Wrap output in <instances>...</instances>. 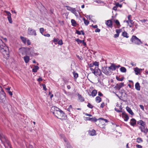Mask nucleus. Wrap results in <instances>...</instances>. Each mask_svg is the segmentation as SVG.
Returning <instances> with one entry per match:
<instances>
[{
	"label": "nucleus",
	"instance_id": "obj_9",
	"mask_svg": "<svg viewBox=\"0 0 148 148\" xmlns=\"http://www.w3.org/2000/svg\"><path fill=\"white\" fill-rule=\"evenodd\" d=\"M59 108L55 106H53L51 109V112L54 115L55 113L58 110H59Z\"/></svg>",
	"mask_w": 148,
	"mask_h": 148
},
{
	"label": "nucleus",
	"instance_id": "obj_3",
	"mask_svg": "<svg viewBox=\"0 0 148 148\" xmlns=\"http://www.w3.org/2000/svg\"><path fill=\"white\" fill-rule=\"evenodd\" d=\"M131 40L132 42L137 45H140L141 44L143 43L140 40L135 36H132Z\"/></svg>",
	"mask_w": 148,
	"mask_h": 148
},
{
	"label": "nucleus",
	"instance_id": "obj_15",
	"mask_svg": "<svg viewBox=\"0 0 148 148\" xmlns=\"http://www.w3.org/2000/svg\"><path fill=\"white\" fill-rule=\"evenodd\" d=\"M122 117L124 118V120L125 121H127L129 119V117L127 114L125 112H123L122 113Z\"/></svg>",
	"mask_w": 148,
	"mask_h": 148
},
{
	"label": "nucleus",
	"instance_id": "obj_53",
	"mask_svg": "<svg viewBox=\"0 0 148 148\" xmlns=\"http://www.w3.org/2000/svg\"><path fill=\"white\" fill-rule=\"evenodd\" d=\"M121 29H116V34H119L121 32Z\"/></svg>",
	"mask_w": 148,
	"mask_h": 148
},
{
	"label": "nucleus",
	"instance_id": "obj_55",
	"mask_svg": "<svg viewBox=\"0 0 148 148\" xmlns=\"http://www.w3.org/2000/svg\"><path fill=\"white\" fill-rule=\"evenodd\" d=\"M42 85V86L44 90L45 91L46 90L47 88H46L45 85L44 84H43Z\"/></svg>",
	"mask_w": 148,
	"mask_h": 148
},
{
	"label": "nucleus",
	"instance_id": "obj_34",
	"mask_svg": "<svg viewBox=\"0 0 148 148\" xmlns=\"http://www.w3.org/2000/svg\"><path fill=\"white\" fill-rule=\"evenodd\" d=\"M83 20L84 21L85 24L86 25H87L89 23V21H88L86 20L84 18H83Z\"/></svg>",
	"mask_w": 148,
	"mask_h": 148
},
{
	"label": "nucleus",
	"instance_id": "obj_26",
	"mask_svg": "<svg viewBox=\"0 0 148 148\" xmlns=\"http://www.w3.org/2000/svg\"><path fill=\"white\" fill-rule=\"evenodd\" d=\"M134 71L135 72V74L136 75L140 74V71H139V69L136 67L134 68Z\"/></svg>",
	"mask_w": 148,
	"mask_h": 148
},
{
	"label": "nucleus",
	"instance_id": "obj_39",
	"mask_svg": "<svg viewBox=\"0 0 148 148\" xmlns=\"http://www.w3.org/2000/svg\"><path fill=\"white\" fill-rule=\"evenodd\" d=\"M40 31L42 35H43V32L44 31V29L43 28H41L40 29Z\"/></svg>",
	"mask_w": 148,
	"mask_h": 148
},
{
	"label": "nucleus",
	"instance_id": "obj_19",
	"mask_svg": "<svg viewBox=\"0 0 148 148\" xmlns=\"http://www.w3.org/2000/svg\"><path fill=\"white\" fill-rule=\"evenodd\" d=\"M136 121L134 119H132L130 121V124L133 126H134L136 124Z\"/></svg>",
	"mask_w": 148,
	"mask_h": 148
},
{
	"label": "nucleus",
	"instance_id": "obj_21",
	"mask_svg": "<svg viewBox=\"0 0 148 148\" xmlns=\"http://www.w3.org/2000/svg\"><path fill=\"white\" fill-rule=\"evenodd\" d=\"M126 109L127 111L131 115H133L134 114V113L132 112V110L131 109L127 106L126 107Z\"/></svg>",
	"mask_w": 148,
	"mask_h": 148
},
{
	"label": "nucleus",
	"instance_id": "obj_54",
	"mask_svg": "<svg viewBox=\"0 0 148 148\" xmlns=\"http://www.w3.org/2000/svg\"><path fill=\"white\" fill-rule=\"evenodd\" d=\"M66 8L68 10H69L70 11H71V10L72 9V8H71L68 6H66Z\"/></svg>",
	"mask_w": 148,
	"mask_h": 148
},
{
	"label": "nucleus",
	"instance_id": "obj_14",
	"mask_svg": "<svg viewBox=\"0 0 148 148\" xmlns=\"http://www.w3.org/2000/svg\"><path fill=\"white\" fill-rule=\"evenodd\" d=\"M27 51H28V54L30 55L31 56H33L35 54L33 49L32 48H27Z\"/></svg>",
	"mask_w": 148,
	"mask_h": 148
},
{
	"label": "nucleus",
	"instance_id": "obj_44",
	"mask_svg": "<svg viewBox=\"0 0 148 148\" xmlns=\"http://www.w3.org/2000/svg\"><path fill=\"white\" fill-rule=\"evenodd\" d=\"M137 140V142L138 143H140L143 141L142 139L140 138H138Z\"/></svg>",
	"mask_w": 148,
	"mask_h": 148
},
{
	"label": "nucleus",
	"instance_id": "obj_56",
	"mask_svg": "<svg viewBox=\"0 0 148 148\" xmlns=\"http://www.w3.org/2000/svg\"><path fill=\"white\" fill-rule=\"evenodd\" d=\"M127 18H128V20H129V21H130L131 20V18H132L131 15H129L127 16Z\"/></svg>",
	"mask_w": 148,
	"mask_h": 148
},
{
	"label": "nucleus",
	"instance_id": "obj_28",
	"mask_svg": "<svg viewBox=\"0 0 148 148\" xmlns=\"http://www.w3.org/2000/svg\"><path fill=\"white\" fill-rule=\"evenodd\" d=\"M121 71L123 73H125L126 71V69L124 67H122L120 68Z\"/></svg>",
	"mask_w": 148,
	"mask_h": 148
},
{
	"label": "nucleus",
	"instance_id": "obj_47",
	"mask_svg": "<svg viewBox=\"0 0 148 148\" xmlns=\"http://www.w3.org/2000/svg\"><path fill=\"white\" fill-rule=\"evenodd\" d=\"M58 44L60 45H62L63 43L62 40H60L58 41Z\"/></svg>",
	"mask_w": 148,
	"mask_h": 148
},
{
	"label": "nucleus",
	"instance_id": "obj_43",
	"mask_svg": "<svg viewBox=\"0 0 148 148\" xmlns=\"http://www.w3.org/2000/svg\"><path fill=\"white\" fill-rule=\"evenodd\" d=\"M5 12H6V14L8 16V17H9L11 16V14L8 11H5Z\"/></svg>",
	"mask_w": 148,
	"mask_h": 148
},
{
	"label": "nucleus",
	"instance_id": "obj_46",
	"mask_svg": "<svg viewBox=\"0 0 148 148\" xmlns=\"http://www.w3.org/2000/svg\"><path fill=\"white\" fill-rule=\"evenodd\" d=\"M75 40L78 43H82V40L78 38L76 39Z\"/></svg>",
	"mask_w": 148,
	"mask_h": 148
},
{
	"label": "nucleus",
	"instance_id": "obj_2",
	"mask_svg": "<svg viewBox=\"0 0 148 148\" xmlns=\"http://www.w3.org/2000/svg\"><path fill=\"white\" fill-rule=\"evenodd\" d=\"M54 115L57 118L60 119H66L67 118V116L60 109L59 110H58L57 112L55 113Z\"/></svg>",
	"mask_w": 148,
	"mask_h": 148
},
{
	"label": "nucleus",
	"instance_id": "obj_40",
	"mask_svg": "<svg viewBox=\"0 0 148 148\" xmlns=\"http://www.w3.org/2000/svg\"><path fill=\"white\" fill-rule=\"evenodd\" d=\"M87 106L89 108L92 109L93 107V106L90 103H88V104L87 105Z\"/></svg>",
	"mask_w": 148,
	"mask_h": 148
},
{
	"label": "nucleus",
	"instance_id": "obj_60",
	"mask_svg": "<svg viewBox=\"0 0 148 148\" xmlns=\"http://www.w3.org/2000/svg\"><path fill=\"white\" fill-rule=\"evenodd\" d=\"M116 5L117 7H119L121 8L122 7V5L120 4H119V3H116Z\"/></svg>",
	"mask_w": 148,
	"mask_h": 148
},
{
	"label": "nucleus",
	"instance_id": "obj_36",
	"mask_svg": "<svg viewBox=\"0 0 148 148\" xmlns=\"http://www.w3.org/2000/svg\"><path fill=\"white\" fill-rule=\"evenodd\" d=\"M122 35L123 36L126 37L127 38H128L129 37L127 36V33L125 32H124L122 33Z\"/></svg>",
	"mask_w": 148,
	"mask_h": 148
},
{
	"label": "nucleus",
	"instance_id": "obj_11",
	"mask_svg": "<svg viewBox=\"0 0 148 148\" xmlns=\"http://www.w3.org/2000/svg\"><path fill=\"white\" fill-rule=\"evenodd\" d=\"M145 126V125H144L142 127H140V128L142 132H143L144 133L146 134L148 132V129Z\"/></svg>",
	"mask_w": 148,
	"mask_h": 148
},
{
	"label": "nucleus",
	"instance_id": "obj_62",
	"mask_svg": "<svg viewBox=\"0 0 148 148\" xmlns=\"http://www.w3.org/2000/svg\"><path fill=\"white\" fill-rule=\"evenodd\" d=\"M105 105V103L104 102H103L101 105L100 107L101 108H103Z\"/></svg>",
	"mask_w": 148,
	"mask_h": 148
},
{
	"label": "nucleus",
	"instance_id": "obj_22",
	"mask_svg": "<svg viewBox=\"0 0 148 148\" xmlns=\"http://www.w3.org/2000/svg\"><path fill=\"white\" fill-rule=\"evenodd\" d=\"M87 120L89 121H91L94 122H95L97 121V119L95 118H90L87 117Z\"/></svg>",
	"mask_w": 148,
	"mask_h": 148
},
{
	"label": "nucleus",
	"instance_id": "obj_25",
	"mask_svg": "<svg viewBox=\"0 0 148 148\" xmlns=\"http://www.w3.org/2000/svg\"><path fill=\"white\" fill-rule=\"evenodd\" d=\"M138 124L141 125L142 127L146 125L145 123L141 120L138 121Z\"/></svg>",
	"mask_w": 148,
	"mask_h": 148
},
{
	"label": "nucleus",
	"instance_id": "obj_51",
	"mask_svg": "<svg viewBox=\"0 0 148 148\" xmlns=\"http://www.w3.org/2000/svg\"><path fill=\"white\" fill-rule=\"evenodd\" d=\"M63 91L64 93L66 95H68L70 94V92H66L64 89H63Z\"/></svg>",
	"mask_w": 148,
	"mask_h": 148
},
{
	"label": "nucleus",
	"instance_id": "obj_7",
	"mask_svg": "<svg viewBox=\"0 0 148 148\" xmlns=\"http://www.w3.org/2000/svg\"><path fill=\"white\" fill-rule=\"evenodd\" d=\"M101 70L98 67H95V73L94 75H98L99 76H101L102 75L101 72Z\"/></svg>",
	"mask_w": 148,
	"mask_h": 148
},
{
	"label": "nucleus",
	"instance_id": "obj_1",
	"mask_svg": "<svg viewBox=\"0 0 148 148\" xmlns=\"http://www.w3.org/2000/svg\"><path fill=\"white\" fill-rule=\"evenodd\" d=\"M0 51L3 55L4 58L8 59L9 56V52L8 47L6 46L0 47Z\"/></svg>",
	"mask_w": 148,
	"mask_h": 148
},
{
	"label": "nucleus",
	"instance_id": "obj_63",
	"mask_svg": "<svg viewBox=\"0 0 148 148\" xmlns=\"http://www.w3.org/2000/svg\"><path fill=\"white\" fill-rule=\"evenodd\" d=\"M21 38L23 41L24 42H25L26 39L25 38L23 37H21Z\"/></svg>",
	"mask_w": 148,
	"mask_h": 148
},
{
	"label": "nucleus",
	"instance_id": "obj_5",
	"mask_svg": "<svg viewBox=\"0 0 148 148\" xmlns=\"http://www.w3.org/2000/svg\"><path fill=\"white\" fill-rule=\"evenodd\" d=\"M101 71L107 75L112 73L111 71H110L109 67H108L107 66H103L101 68Z\"/></svg>",
	"mask_w": 148,
	"mask_h": 148
},
{
	"label": "nucleus",
	"instance_id": "obj_38",
	"mask_svg": "<svg viewBox=\"0 0 148 148\" xmlns=\"http://www.w3.org/2000/svg\"><path fill=\"white\" fill-rule=\"evenodd\" d=\"M5 142V144H7L8 146L10 147H11L10 143L9 141L7 139H6V141H5L4 143Z\"/></svg>",
	"mask_w": 148,
	"mask_h": 148
},
{
	"label": "nucleus",
	"instance_id": "obj_24",
	"mask_svg": "<svg viewBox=\"0 0 148 148\" xmlns=\"http://www.w3.org/2000/svg\"><path fill=\"white\" fill-rule=\"evenodd\" d=\"M136 89L138 90H140V86L138 82H137L135 85Z\"/></svg>",
	"mask_w": 148,
	"mask_h": 148
},
{
	"label": "nucleus",
	"instance_id": "obj_42",
	"mask_svg": "<svg viewBox=\"0 0 148 148\" xmlns=\"http://www.w3.org/2000/svg\"><path fill=\"white\" fill-rule=\"evenodd\" d=\"M5 12H6V14L8 16V17H9L11 16V14L8 11H5Z\"/></svg>",
	"mask_w": 148,
	"mask_h": 148
},
{
	"label": "nucleus",
	"instance_id": "obj_58",
	"mask_svg": "<svg viewBox=\"0 0 148 148\" xmlns=\"http://www.w3.org/2000/svg\"><path fill=\"white\" fill-rule=\"evenodd\" d=\"M53 41L54 42H57L58 41V39H57L56 38H54Z\"/></svg>",
	"mask_w": 148,
	"mask_h": 148
},
{
	"label": "nucleus",
	"instance_id": "obj_6",
	"mask_svg": "<svg viewBox=\"0 0 148 148\" xmlns=\"http://www.w3.org/2000/svg\"><path fill=\"white\" fill-rule=\"evenodd\" d=\"M27 33L28 34L31 35L36 36L37 35L35 30L31 27L28 28V29Z\"/></svg>",
	"mask_w": 148,
	"mask_h": 148
},
{
	"label": "nucleus",
	"instance_id": "obj_52",
	"mask_svg": "<svg viewBox=\"0 0 148 148\" xmlns=\"http://www.w3.org/2000/svg\"><path fill=\"white\" fill-rule=\"evenodd\" d=\"M94 66L93 63H92L90 64H88V66L90 68H92V67H93Z\"/></svg>",
	"mask_w": 148,
	"mask_h": 148
},
{
	"label": "nucleus",
	"instance_id": "obj_16",
	"mask_svg": "<svg viewBox=\"0 0 148 148\" xmlns=\"http://www.w3.org/2000/svg\"><path fill=\"white\" fill-rule=\"evenodd\" d=\"M110 69V71L115 70L116 69V65L115 64H112L109 67Z\"/></svg>",
	"mask_w": 148,
	"mask_h": 148
},
{
	"label": "nucleus",
	"instance_id": "obj_33",
	"mask_svg": "<svg viewBox=\"0 0 148 148\" xmlns=\"http://www.w3.org/2000/svg\"><path fill=\"white\" fill-rule=\"evenodd\" d=\"M5 45V44L4 43L2 40L0 38V47H2L3 46Z\"/></svg>",
	"mask_w": 148,
	"mask_h": 148
},
{
	"label": "nucleus",
	"instance_id": "obj_4",
	"mask_svg": "<svg viewBox=\"0 0 148 148\" xmlns=\"http://www.w3.org/2000/svg\"><path fill=\"white\" fill-rule=\"evenodd\" d=\"M6 99L5 93L4 91L2 90L0 92V102L5 104V103Z\"/></svg>",
	"mask_w": 148,
	"mask_h": 148
},
{
	"label": "nucleus",
	"instance_id": "obj_48",
	"mask_svg": "<svg viewBox=\"0 0 148 148\" xmlns=\"http://www.w3.org/2000/svg\"><path fill=\"white\" fill-rule=\"evenodd\" d=\"M90 70L92 71V73H93L94 74H95V68L94 69H93L92 68H90Z\"/></svg>",
	"mask_w": 148,
	"mask_h": 148
},
{
	"label": "nucleus",
	"instance_id": "obj_59",
	"mask_svg": "<svg viewBox=\"0 0 148 148\" xmlns=\"http://www.w3.org/2000/svg\"><path fill=\"white\" fill-rule=\"evenodd\" d=\"M139 106L141 108V109L143 111L144 110V107L142 105H139Z\"/></svg>",
	"mask_w": 148,
	"mask_h": 148
},
{
	"label": "nucleus",
	"instance_id": "obj_37",
	"mask_svg": "<svg viewBox=\"0 0 148 148\" xmlns=\"http://www.w3.org/2000/svg\"><path fill=\"white\" fill-rule=\"evenodd\" d=\"M73 74L75 78L76 79L78 77V75L75 71L73 72Z\"/></svg>",
	"mask_w": 148,
	"mask_h": 148
},
{
	"label": "nucleus",
	"instance_id": "obj_45",
	"mask_svg": "<svg viewBox=\"0 0 148 148\" xmlns=\"http://www.w3.org/2000/svg\"><path fill=\"white\" fill-rule=\"evenodd\" d=\"M98 119V120H103L106 123H107L108 122V121L107 119H104L103 118H99Z\"/></svg>",
	"mask_w": 148,
	"mask_h": 148
},
{
	"label": "nucleus",
	"instance_id": "obj_30",
	"mask_svg": "<svg viewBox=\"0 0 148 148\" xmlns=\"http://www.w3.org/2000/svg\"><path fill=\"white\" fill-rule=\"evenodd\" d=\"M95 99L97 103H99L101 101V98L99 96L95 98Z\"/></svg>",
	"mask_w": 148,
	"mask_h": 148
},
{
	"label": "nucleus",
	"instance_id": "obj_61",
	"mask_svg": "<svg viewBox=\"0 0 148 148\" xmlns=\"http://www.w3.org/2000/svg\"><path fill=\"white\" fill-rule=\"evenodd\" d=\"M76 33L77 34H78V35L81 34V32L77 30H76Z\"/></svg>",
	"mask_w": 148,
	"mask_h": 148
},
{
	"label": "nucleus",
	"instance_id": "obj_27",
	"mask_svg": "<svg viewBox=\"0 0 148 148\" xmlns=\"http://www.w3.org/2000/svg\"><path fill=\"white\" fill-rule=\"evenodd\" d=\"M39 69V67L38 66H34V68L32 69V72H36Z\"/></svg>",
	"mask_w": 148,
	"mask_h": 148
},
{
	"label": "nucleus",
	"instance_id": "obj_8",
	"mask_svg": "<svg viewBox=\"0 0 148 148\" xmlns=\"http://www.w3.org/2000/svg\"><path fill=\"white\" fill-rule=\"evenodd\" d=\"M124 86V83H121L117 84L114 87V88L116 90L119 91L120 88Z\"/></svg>",
	"mask_w": 148,
	"mask_h": 148
},
{
	"label": "nucleus",
	"instance_id": "obj_20",
	"mask_svg": "<svg viewBox=\"0 0 148 148\" xmlns=\"http://www.w3.org/2000/svg\"><path fill=\"white\" fill-rule=\"evenodd\" d=\"M89 134L91 136H93L96 135V131L94 130L90 131L89 132Z\"/></svg>",
	"mask_w": 148,
	"mask_h": 148
},
{
	"label": "nucleus",
	"instance_id": "obj_18",
	"mask_svg": "<svg viewBox=\"0 0 148 148\" xmlns=\"http://www.w3.org/2000/svg\"><path fill=\"white\" fill-rule=\"evenodd\" d=\"M23 59L25 62L27 63L28 62L29 60V57L28 56L26 55L23 58Z\"/></svg>",
	"mask_w": 148,
	"mask_h": 148
},
{
	"label": "nucleus",
	"instance_id": "obj_35",
	"mask_svg": "<svg viewBox=\"0 0 148 148\" xmlns=\"http://www.w3.org/2000/svg\"><path fill=\"white\" fill-rule=\"evenodd\" d=\"M115 22L118 27H119L120 26V24L118 20H116L115 21Z\"/></svg>",
	"mask_w": 148,
	"mask_h": 148
},
{
	"label": "nucleus",
	"instance_id": "obj_32",
	"mask_svg": "<svg viewBox=\"0 0 148 148\" xmlns=\"http://www.w3.org/2000/svg\"><path fill=\"white\" fill-rule=\"evenodd\" d=\"M92 63L94 66H96V67H99V62L97 61H95L94 62H93Z\"/></svg>",
	"mask_w": 148,
	"mask_h": 148
},
{
	"label": "nucleus",
	"instance_id": "obj_10",
	"mask_svg": "<svg viewBox=\"0 0 148 148\" xmlns=\"http://www.w3.org/2000/svg\"><path fill=\"white\" fill-rule=\"evenodd\" d=\"M27 51V48L26 49L25 48H23L19 49V52L22 55L28 54V53L26 52Z\"/></svg>",
	"mask_w": 148,
	"mask_h": 148
},
{
	"label": "nucleus",
	"instance_id": "obj_50",
	"mask_svg": "<svg viewBox=\"0 0 148 148\" xmlns=\"http://www.w3.org/2000/svg\"><path fill=\"white\" fill-rule=\"evenodd\" d=\"M116 78L117 80L119 81H122L123 80V79L122 78H120L118 77H116Z\"/></svg>",
	"mask_w": 148,
	"mask_h": 148
},
{
	"label": "nucleus",
	"instance_id": "obj_41",
	"mask_svg": "<svg viewBox=\"0 0 148 148\" xmlns=\"http://www.w3.org/2000/svg\"><path fill=\"white\" fill-rule=\"evenodd\" d=\"M7 18H8V20L9 22L10 23H12V19L11 16L9 17H7Z\"/></svg>",
	"mask_w": 148,
	"mask_h": 148
},
{
	"label": "nucleus",
	"instance_id": "obj_31",
	"mask_svg": "<svg viewBox=\"0 0 148 148\" xmlns=\"http://www.w3.org/2000/svg\"><path fill=\"white\" fill-rule=\"evenodd\" d=\"M70 11L73 14H75V15H76V14H77L76 12V10L75 8H72Z\"/></svg>",
	"mask_w": 148,
	"mask_h": 148
},
{
	"label": "nucleus",
	"instance_id": "obj_64",
	"mask_svg": "<svg viewBox=\"0 0 148 148\" xmlns=\"http://www.w3.org/2000/svg\"><path fill=\"white\" fill-rule=\"evenodd\" d=\"M66 147L67 148H72V147L70 145L68 144L66 145Z\"/></svg>",
	"mask_w": 148,
	"mask_h": 148
},
{
	"label": "nucleus",
	"instance_id": "obj_17",
	"mask_svg": "<svg viewBox=\"0 0 148 148\" xmlns=\"http://www.w3.org/2000/svg\"><path fill=\"white\" fill-rule=\"evenodd\" d=\"M106 24L108 27H111L112 25V21L111 20H108L106 21Z\"/></svg>",
	"mask_w": 148,
	"mask_h": 148
},
{
	"label": "nucleus",
	"instance_id": "obj_29",
	"mask_svg": "<svg viewBox=\"0 0 148 148\" xmlns=\"http://www.w3.org/2000/svg\"><path fill=\"white\" fill-rule=\"evenodd\" d=\"M71 21L72 25L73 26H76L77 23L76 21L72 19Z\"/></svg>",
	"mask_w": 148,
	"mask_h": 148
},
{
	"label": "nucleus",
	"instance_id": "obj_57",
	"mask_svg": "<svg viewBox=\"0 0 148 148\" xmlns=\"http://www.w3.org/2000/svg\"><path fill=\"white\" fill-rule=\"evenodd\" d=\"M72 108V106L71 105L69 106V108L67 109V110L69 112H70V110Z\"/></svg>",
	"mask_w": 148,
	"mask_h": 148
},
{
	"label": "nucleus",
	"instance_id": "obj_49",
	"mask_svg": "<svg viewBox=\"0 0 148 148\" xmlns=\"http://www.w3.org/2000/svg\"><path fill=\"white\" fill-rule=\"evenodd\" d=\"M77 57L79 59V60H82L83 59L82 57L81 56H79L77 55Z\"/></svg>",
	"mask_w": 148,
	"mask_h": 148
},
{
	"label": "nucleus",
	"instance_id": "obj_13",
	"mask_svg": "<svg viewBox=\"0 0 148 148\" xmlns=\"http://www.w3.org/2000/svg\"><path fill=\"white\" fill-rule=\"evenodd\" d=\"M7 138L3 134L0 133V139L3 143L6 141Z\"/></svg>",
	"mask_w": 148,
	"mask_h": 148
},
{
	"label": "nucleus",
	"instance_id": "obj_12",
	"mask_svg": "<svg viewBox=\"0 0 148 148\" xmlns=\"http://www.w3.org/2000/svg\"><path fill=\"white\" fill-rule=\"evenodd\" d=\"M97 93V91L95 90H93L91 92H88V95L90 96H92V97L95 96Z\"/></svg>",
	"mask_w": 148,
	"mask_h": 148
},
{
	"label": "nucleus",
	"instance_id": "obj_23",
	"mask_svg": "<svg viewBox=\"0 0 148 148\" xmlns=\"http://www.w3.org/2000/svg\"><path fill=\"white\" fill-rule=\"evenodd\" d=\"M77 96L78 97V98L80 102H82L84 101V98L81 96V95L78 94Z\"/></svg>",
	"mask_w": 148,
	"mask_h": 148
}]
</instances>
